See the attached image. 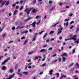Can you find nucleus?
Here are the masks:
<instances>
[{
    "instance_id": "1a4fd4ad",
    "label": "nucleus",
    "mask_w": 79,
    "mask_h": 79,
    "mask_svg": "<svg viewBox=\"0 0 79 79\" xmlns=\"http://www.w3.org/2000/svg\"><path fill=\"white\" fill-rule=\"evenodd\" d=\"M6 2V1H5L3 2L1 4L2 5L0 6V7H2L4 5H5V4Z\"/></svg>"
},
{
    "instance_id": "6e6552de",
    "label": "nucleus",
    "mask_w": 79,
    "mask_h": 79,
    "mask_svg": "<svg viewBox=\"0 0 79 79\" xmlns=\"http://www.w3.org/2000/svg\"><path fill=\"white\" fill-rule=\"evenodd\" d=\"M36 24V22H34L32 23L31 24V25H32V27H35V24Z\"/></svg>"
},
{
    "instance_id": "b1692460",
    "label": "nucleus",
    "mask_w": 79,
    "mask_h": 79,
    "mask_svg": "<svg viewBox=\"0 0 79 79\" xmlns=\"http://www.w3.org/2000/svg\"><path fill=\"white\" fill-rule=\"evenodd\" d=\"M74 70V69H71V73H73V71Z\"/></svg>"
},
{
    "instance_id": "4c0bfd02",
    "label": "nucleus",
    "mask_w": 79,
    "mask_h": 79,
    "mask_svg": "<svg viewBox=\"0 0 79 79\" xmlns=\"http://www.w3.org/2000/svg\"><path fill=\"white\" fill-rule=\"evenodd\" d=\"M75 73H79V71L78 70H76L74 71Z\"/></svg>"
},
{
    "instance_id": "864d4df0",
    "label": "nucleus",
    "mask_w": 79,
    "mask_h": 79,
    "mask_svg": "<svg viewBox=\"0 0 79 79\" xmlns=\"http://www.w3.org/2000/svg\"><path fill=\"white\" fill-rule=\"evenodd\" d=\"M59 5H60V6H61V5H63V4L61 2H60L59 3Z\"/></svg>"
},
{
    "instance_id": "bf43d9fd",
    "label": "nucleus",
    "mask_w": 79,
    "mask_h": 79,
    "mask_svg": "<svg viewBox=\"0 0 79 79\" xmlns=\"http://www.w3.org/2000/svg\"><path fill=\"white\" fill-rule=\"evenodd\" d=\"M38 18H39V16L37 15L35 19H37Z\"/></svg>"
},
{
    "instance_id": "473e14b6",
    "label": "nucleus",
    "mask_w": 79,
    "mask_h": 79,
    "mask_svg": "<svg viewBox=\"0 0 79 79\" xmlns=\"http://www.w3.org/2000/svg\"><path fill=\"white\" fill-rule=\"evenodd\" d=\"M62 76L64 78H65V77H67V76L66 75H63Z\"/></svg>"
},
{
    "instance_id": "a19ab883",
    "label": "nucleus",
    "mask_w": 79,
    "mask_h": 79,
    "mask_svg": "<svg viewBox=\"0 0 79 79\" xmlns=\"http://www.w3.org/2000/svg\"><path fill=\"white\" fill-rule=\"evenodd\" d=\"M5 34H3L2 35V37H5Z\"/></svg>"
},
{
    "instance_id": "ddd939ff",
    "label": "nucleus",
    "mask_w": 79,
    "mask_h": 79,
    "mask_svg": "<svg viewBox=\"0 0 79 79\" xmlns=\"http://www.w3.org/2000/svg\"><path fill=\"white\" fill-rule=\"evenodd\" d=\"M77 77V75H74L73 77L74 78V79H78V77Z\"/></svg>"
},
{
    "instance_id": "c03bdc74",
    "label": "nucleus",
    "mask_w": 79,
    "mask_h": 79,
    "mask_svg": "<svg viewBox=\"0 0 79 79\" xmlns=\"http://www.w3.org/2000/svg\"><path fill=\"white\" fill-rule=\"evenodd\" d=\"M44 32V31H42L41 32L39 33V34H42V33H43Z\"/></svg>"
},
{
    "instance_id": "09e8293b",
    "label": "nucleus",
    "mask_w": 79,
    "mask_h": 79,
    "mask_svg": "<svg viewBox=\"0 0 79 79\" xmlns=\"http://www.w3.org/2000/svg\"><path fill=\"white\" fill-rule=\"evenodd\" d=\"M37 59H38V57L36 56L35 58V60H37Z\"/></svg>"
},
{
    "instance_id": "dca6fc26",
    "label": "nucleus",
    "mask_w": 79,
    "mask_h": 79,
    "mask_svg": "<svg viewBox=\"0 0 79 79\" xmlns=\"http://www.w3.org/2000/svg\"><path fill=\"white\" fill-rule=\"evenodd\" d=\"M36 38H37V37L35 36L33 38V39L31 40V41L32 42L33 41H35V40L36 39Z\"/></svg>"
},
{
    "instance_id": "7ed1b4c3",
    "label": "nucleus",
    "mask_w": 79,
    "mask_h": 79,
    "mask_svg": "<svg viewBox=\"0 0 79 79\" xmlns=\"http://www.w3.org/2000/svg\"><path fill=\"white\" fill-rule=\"evenodd\" d=\"M31 10H32V9H30L29 10V8H27L25 10V11L27 12V15H29V13H30V11H31Z\"/></svg>"
},
{
    "instance_id": "603ef678",
    "label": "nucleus",
    "mask_w": 79,
    "mask_h": 79,
    "mask_svg": "<svg viewBox=\"0 0 79 79\" xmlns=\"http://www.w3.org/2000/svg\"><path fill=\"white\" fill-rule=\"evenodd\" d=\"M58 60L60 62L61 61V59L60 57L58 59Z\"/></svg>"
},
{
    "instance_id": "f8f14e48",
    "label": "nucleus",
    "mask_w": 79,
    "mask_h": 79,
    "mask_svg": "<svg viewBox=\"0 0 79 79\" xmlns=\"http://www.w3.org/2000/svg\"><path fill=\"white\" fill-rule=\"evenodd\" d=\"M58 23H57L55 24L54 25H52L51 27H56V25H57V24H58Z\"/></svg>"
},
{
    "instance_id": "4d7b16f0",
    "label": "nucleus",
    "mask_w": 79,
    "mask_h": 79,
    "mask_svg": "<svg viewBox=\"0 0 79 79\" xmlns=\"http://www.w3.org/2000/svg\"><path fill=\"white\" fill-rule=\"evenodd\" d=\"M25 39V37L23 36L21 38V40H23V39Z\"/></svg>"
},
{
    "instance_id": "5fc2aeb1",
    "label": "nucleus",
    "mask_w": 79,
    "mask_h": 79,
    "mask_svg": "<svg viewBox=\"0 0 79 79\" xmlns=\"http://www.w3.org/2000/svg\"><path fill=\"white\" fill-rule=\"evenodd\" d=\"M29 20H30V19H32V18L30 17H29L28 18Z\"/></svg>"
},
{
    "instance_id": "2eb2a0df",
    "label": "nucleus",
    "mask_w": 79,
    "mask_h": 79,
    "mask_svg": "<svg viewBox=\"0 0 79 79\" xmlns=\"http://www.w3.org/2000/svg\"><path fill=\"white\" fill-rule=\"evenodd\" d=\"M79 30V26H77L76 30V32H78Z\"/></svg>"
},
{
    "instance_id": "f03ea898",
    "label": "nucleus",
    "mask_w": 79,
    "mask_h": 79,
    "mask_svg": "<svg viewBox=\"0 0 79 79\" xmlns=\"http://www.w3.org/2000/svg\"><path fill=\"white\" fill-rule=\"evenodd\" d=\"M60 28H59L58 30V33H57V35H58L59 34H61V31L63 30V27H61V25H60Z\"/></svg>"
},
{
    "instance_id": "f257e3e1",
    "label": "nucleus",
    "mask_w": 79,
    "mask_h": 79,
    "mask_svg": "<svg viewBox=\"0 0 79 79\" xmlns=\"http://www.w3.org/2000/svg\"><path fill=\"white\" fill-rule=\"evenodd\" d=\"M77 37V35H75L73 36V37H70L68 39H65V41H67L68 40H74V41H76L77 39H76V37Z\"/></svg>"
},
{
    "instance_id": "49530a36",
    "label": "nucleus",
    "mask_w": 79,
    "mask_h": 79,
    "mask_svg": "<svg viewBox=\"0 0 79 79\" xmlns=\"http://www.w3.org/2000/svg\"><path fill=\"white\" fill-rule=\"evenodd\" d=\"M56 74L57 75V77H59V73H56Z\"/></svg>"
},
{
    "instance_id": "ea45409f",
    "label": "nucleus",
    "mask_w": 79,
    "mask_h": 79,
    "mask_svg": "<svg viewBox=\"0 0 79 79\" xmlns=\"http://www.w3.org/2000/svg\"><path fill=\"white\" fill-rule=\"evenodd\" d=\"M17 74H18V75L19 76H22V74H21V73H18Z\"/></svg>"
},
{
    "instance_id": "39448f33",
    "label": "nucleus",
    "mask_w": 79,
    "mask_h": 79,
    "mask_svg": "<svg viewBox=\"0 0 79 79\" xmlns=\"http://www.w3.org/2000/svg\"><path fill=\"white\" fill-rule=\"evenodd\" d=\"M10 60V58H8L7 59L5 60V61H4L2 63V65H3L5 63H6V62H7L8 60Z\"/></svg>"
},
{
    "instance_id": "6ab92c4d",
    "label": "nucleus",
    "mask_w": 79,
    "mask_h": 79,
    "mask_svg": "<svg viewBox=\"0 0 79 79\" xmlns=\"http://www.w3.org/2000/svg\"><path fill=\"white\" fill-rule=\"evenodd\" d=\"M10 4V2L9 1H8L6 2V3L5 4V5L7 6V5H8Z\"/></svg>"
},
{
    "instance_id": "774afa93",
    "label": "nucleus",
    "mask_w": 79,
    "mask_h": 79,
    "mask_svg": "<svg viewBox=\"0 0 79 79\" xmlns=\"http://www.w3.org/2000/svg\"><path fill=\"white\" fill-rule=\"evenodd\" d=\"M49 3H52V1H49Z\"/></svg>"
},
{
    "instance_id": "2f4dec72",
    "label": "nucleus",
    "mask_w": 79,
    "mask_h": 79,
    "mask_svg": "<svg viewBox=\"0 0 79 79\" xmlns=\"http://www.w3.org/2000/svg\"><path fill=\"white\" fill-rule=\"evenodd\" d=\"M62 57V60H63V61H65L66 60V58L64 57Z\"/></svg>"
},
{
    "instance_id": "6e6d98bb",
    "label": "nucleus",
    "mask_w": 79,
    "mask_h": 79,
    "mask_svg": "<svg viewBox=\"0 0 79 79\" xmlns=\"http://www.w3.org/2000/svg\"><path fill=\"white\" fill-rule=\"evenodd\" d=\"M54 10V8H53V7H52L51 9H50V10L52 11V10Z\"/></svg>"
},
{
    "instance_id": "bb28decb",
    "label": "nucleus",
    "mask_w": 79,
    "mask_h": 79,
    "mask_svg": "<svg viewBox=\"0 0 79 79\" xmlns=\"http://www.w3.org/2000/svg\"><path fill=\"white\" fill-rule=\"evenodd\" d=\"M47 35V33H46L43 36V38H45V37H46Z\"/></svg>"
},
{
    "instance_id": "a18cd8bd",
    "label": "nucleus",
    "mask_w": 79,
    "mask_h": 79,
    "mask_svg": "<svg viewBox=\"0 0 79 79\" xmlns=\"http://www.w3.org/2000/svg\"><path fill=\"white\" fill-rule=\"evenodd\" d=\"M52 48H48V50H52Z\"/></svg>"
},
{
    "instance_id": "79ce46f5",
    "label": "nucleus",
    "mask_w": 79,
    "mask_h": 79,
    "mask_svg": "<svg viewBox=\"0 0 79 79\" xmlns=\"http://www.w3.org/2000/svg\"><path fill=\"white\" fill-rule=\"evenodd\" d=\"M48 45H43V47H44V48H45V47H47Z\"/></svg>"
},
{
    "instance_id": "4be33fe9",
    "label": "nucleus",
    "mask_w": 79,
    "mask_h": 79,
    "mask_svg": "<svg viewBox=\"0 0 79 79\" xmlns=\"http://www.w3.org/2000/svg\"><path fill=\"white\" fill-rule=\"evenodd\" d=\"M14 71L12 69H11L10 70V73H12Z\"/></svg>"
},
{
    "instance_id": "423d86ee",
    "label": "nucleus",
    "mask_w": 79,
    "mask_h": 79,
    "mask_svg": "<svg viewBox=\"0 0 79 79\" xmlns=\"http://www.w3.org/2000/svg\"><path fill=\"white\" fill-rule=\"evenodd\" d=\"M40 52H47V50L45 49H42L40 50Z\"/></svg>"
},
{
    "instance_id": "a211bd4d",
    "label": "nucleus",
    "mask_w": 79,
    "mask_h": 79,
    "mask_svg": "<svg viewBox=\"0 0 79 79\" xmlns=\"http://www.w3.org/2000/svg\"><path fill=\"white\" fill-rule=\"evenodd\" d=\"M65 25L66 27H67L68 26V22H67L66 24L65 23H64V25L65 26Z\"/></svg>"
},
{
    "instance_id": "4468645a",
    "label": "nucleus",
    "mask_w": 79,
    "mask_h": 79,
    "mask_svg": "<svg viewBox=\"0 0 79 79\" xmlns=\"http://www.w3.org/2000/svg\"><path fill=\"white\" fill-rule=\"evenodd\" d=\"M75 43H76V44H79V39H77L76 41H75Z\"/></svg>"
},
{
    "instance_id": "9b49d317",
    "label": "nucleus",
    "mask_w": 79,
    "mask_h": 79,
    "mask_svg": "<svg viewBox=\"0 0 79 79\" xmlns=\"http://www.w3.org/2000/svg\"><path fill=\"white\" fill-rule=\"evenodd\" d=\"M53 70H50L49 73V74H50V75H52L53 74L52 73H53Z\"/></svg>"
},
{
    "instance_id": "a878e982",
    "label": "nucleus",
    "mask_w": 79,
    "mask_h": 79,
    "mask_svg": "<svg viewBox=\"0 0 79 79\" xmlns=\"http://www.w3.org/2000/svg\"><path fill=\"white\" fill-rule=\"evenodd\" d=\"M75 52H76V49H75V48L73 49L72 51V53H75Z\"/></svg>"
},
{
    "instance_id": "5701e85b",
    "label": "nucleus",
    "mask_w": 79,
    "mask_h": 79,
    "mask_svg": "<svg viewBox=\"0 0 79 79\" xmlns=\"http://www.w3.org/2000/svg\"><path fill=\"white\" fill-rule=\"evenodd\" d=\"M24 28V26H23L22 27H18L16 28V29H23V28Z\"/></svg>"
},
{
    "instance_id": "0e129e2a",
    "label": "nucleus",
    "mask_w": 79,
    "mask_h": 79,
    "mask_svg": "<svg viewBox=\"0 0 79 79\" xmlns=\"http://www.w3.org/2000/svg\"><path fill=\"white\" fill-rule=\"evenodd\" d=\"M60 50H63V47H61Z\"/></svg>"
},
{
    "instance_id": "f3484780",
    "label": "nucleus",
    "mask_w": 79,
    "mask_h": 79,
    "mask_svg": "<svg viewBox=\"0 0 79 79\" xmlns=\"http://www.w3.org/2000/svg\"><path fill=\"white\" fill-rule=\"evenodd\" d=\"M6 69V67L5 66H3L2 68V70H5Z\"/></svg>"
},
{
    "instance_id": "052dcab7",
    "label": "nucleus",
    "mask_w": 79,
    "mask_h": 79,
    "mask_svg": "<svg viewBox=\"0 0 79 79\" xmlns=\"http://www.w3.org/2000/svg\"><path fill=\"white\" fill-rule=\"evenodd\" d=\"M12 30H15V27H14L12 28Z\"/></svg>"
},
{
    "instance_id": "69168bd1",
    "label": "nucleus",
    "mask_w": 79,
    "mask_h": 79,
    "mask_svg": "<svg viewBox=\"0 0 79 79\" xmlns=\"http://www.w3.org/2000/svg\"><path fill=\"white\" fill-rule=\"evenodd\" d=\"M49 42V39H48L46 41V42Z\"/></svg>"
},
{
    "instance_id": "680f3d73",
    "label": "nucleus",
    "mask_w": 79,
    "mask_h": 79,
    "mask_svg": "<svg viewBox=\"0 0 79 79\" xmlns=\"http://www.w3.org/2000/svg\"><path fill=\"white\" fill-rule=\"evenodd\" d=\"M69 16L70 17H71L72 16H73V14H70V15H69Z\"/></svg>"
},
{
    "instance_id": "de8ad7c7",
    "label": "nucleus",
    "mask_w": 79,
    "mask_h": 79,
    "mask_svg": "<svg viewBox=\"0 0 79 79\" xmlns=\"http://www.w3.org/2000/svg\"><path fill=\"white\" fill-rule=\"evenodd\" d=\"M73 27H74V26H72L70 27V29H73Z\"/></svg>"
},
{
    "instance_id": "cd10ccee",
    "label": "nucleus",
    "mask_w": 79,
    "mask_h": 79,
    "mask_svg": "<svg viewBox=\"0 0 79 79\" xmlns=\"http://www.w3.org/2000/svg\"><path fill=\"white\" fill-rule=\"evenodd\" d=\"M23 8H24V6H22L19 9L20 10H23Z\"/></svg>"
},
{
    "instance_id": "c756f323",
    "label": "nucleus",
    "mask_w": 79,
    "mask_h": 79,
    "mask_svg": "<svg viewBox=\"0 0 79 79\" xmlns=\"http://www.w3.org/2000/svg\"><path fill=\"white\" fill-rule=\"evenodd\" d=\"M73 63H71V64L70 65L69 67L68 68H69V67H71V66H73Z\"/></svg>"
},
{
    "instance_id": "412c9836",
    "label": "nucleus",
    "mask_w": 79,
    "mask_h": 79,
    "mask_svg": "<svg viewBox=\"0 0 79 79\" xmlns=\"http://www.w3.org/2000/svg\"><path fill=\"white\" fill-rule=\"evenodd\" d=\"M34 53V52H28L27 53V55H31V54H32Z\"/></svg>"
},
{
    "instance_id": "c85d7f7f",
    "label": "nucleus",
    "mask_w": 79,
    "mask_h": 79,
    "mask_svg": "<svg viewBox=\"0 0 79 79\" xmlns=\"http://www.w3.org/2000/svg\"><path fill=\"white\" fill-rule=\"evenodd\" d=\"M56 56V53L53 54L52 56V57H54V56Z\"/></svg>"
},
{
    "instance_id": "58836bf2",
    "label": "nucleus",
    "mask_w": 79,
    "mask_h": 79,
    "mask_svg": "<svg viewBox=\"0 0 79 79\" xmlns=\"http://www.w3.org/2000/svg\"><path fill=\"white\" fill-rule=\"evenodd\" d=\"M33 3L34 4L35 3H36V0H33Z\"/></svg>"
},
{
    "instance_id": "c9c22d12",
    "label": "nucleus",
    "mask_w": 79,
    "mask_h": 79,
    "mask_svg": "<svg viewBox=\"0 0 79 79\" xmlns=\"http://www.w3.org/2000/svg\"><path fill=\"white\" fill-rule=\"evenodd\" d=\"M54 33V31H50V34H53Z\"/></svg>"
},
{
    "instance_id": "aec40b11",
    "label": "nucleus",
    "mask_w": 79,
    "mask_h": 79,
    "mask_svg": "<svg viewBox=\"0 0 79 79\" xmlns=\"http://www.w3.org/2000/svg\"><path fill=\"white\" fill-rule=\"evenodd\" d=\"M15 73H13L12 75H11L10 77L11 79L12 77H13L14 76H15Z\"/></svg>"
},
{
    "instance_id": "f704fd0d",
    "label": "nucleus",
    "mask_w": 79,
    "mask_h": 79,
    "mask_svg": "<svg viewBox=\"0 0 79 79\" xmlns=\"http://www.w3.org/2000/svg\"><path fill=\"white\" fill-rule=\"evenodd\" d=\"M46 65V64H44L41 65L42 66H43V67H44L45 66V65Z\"/></svg>"
},
{
    "instance_id": "0eeeda50",
    "label": "nucleus",
    "mask_w": 79,
    "mask_h": 79,
    "mask_svg": "<svg viewBox=\"0 0 79 79\" xmlns=\"http://www.w3.org/2000/svg\"><path fill=\"white\" fill-rule=\"evenodd\" d=\"M64 56H65L66 57H67V54H66V53H63V54L61 55V56H62V57H63Z\"/></svg>"
},
{
    "instance_id": "338daca9",
    "label": "nucleus",
    "mask_w": 79,
    "mask_h": 79,
    "mask_svg": "<svg viewBox=\"0 0 79 79\" xmlns=\"http://www.w3.org/2000/svg\"><path fill=\"white\" fill-rule=\"evenodd\" d=\"M5 10L3 9L2 10H1V12H3V11H4Z\"/></svg>"
},
{
    "instance_id": "9d476101",
    "label": "nucleus",
    "mask_w": 79,
    "mask_h": 79,
    "mask_svg": "<svg viewBox=\"0 0 79 79\" xmlns=\"http://www.w3.org/2000/svg\"><path fill=\"white\" fill-rule=\"evenodd\" d=\"M28 42V40L26 39V40L24 41V43H23V45H26L27 43Z\"/></svg>"
},
{
    "instance_id": "13d9d810",
    "label": "nucleus",
    "mask_w": 79,
    "mask_h": 79,
    "mask_svg": "<svg viewBox=\"0 0 79 79\" xmlns=\"http://www.w3.org/2000/svg\"><path fill=\"white\" fill-rule=\"evenodd\" d=\"M29 19H26L25 20V21H29Z\"/></svg>"
},
{
    "instance_id": "e2e57ef3",
    "label": "nucleus",
    "mask_w": 79,
    "mask_h": 79,
    "mask_svg": "<svg viewBox=\"0 0 79 79\" xmlns=\"http://www.w3.org/2000/svg\"><path fill=\"white\" fill-rule=\"evenodd\" d=\"M60 79H63V76L62 75L60 77Z\"/></svg>"
},
{
    "instance_id": "393cba45",
    "label": "nucleus",
    "mask_w": 79,
    "mask_h": 79,
    "mask_svg": "<svg viewBox=\"0 0 79 79\" xmlns=\"http://www.w3.org/2000/svg\"><path fill=\"white\" fill-rule=\"evenodd\" d=\"M17 11H18V10H15L14 11V15H15L16 14V13H17Z\"/></svg>"
},
{
    "instance_id": "e433bc0d",
    "label": "nucleus",
    "mask_w": 79,
    "mask_h": 79,
    "mask_svg": "<svg viewBox=\"0 0 79 79\" xmlns=\"http://www.w3.org/2000/svg\"><path fill=\"white\" fill-rule=\"evenodd\" d=\"M20 71H21V70L20 69H18L17 71V74L19 73Z\"/></svg>"
},
{
    "instance_id": "37998d69",
    "label": "nucleus",
    "mask_w": 79,
    "mask_h": 79,
    "mask_svg": "<svg viewBox=\"0 0 79 79\" xmlns=\"http://www.w3.org/2000/svg\"><path fill=\"white\" fill-rule=\"evenodd\" d=\"M23 74H25L26 75L28 74V73L26 72H23Z\"/></svg>"
},
{
    "instance_id": "7c9ffc66",
    "label": "nucleus",
    "mask_w": 79,
    "mask_h": 79,
    "mask_svg": "<svg viewBox=\"0 0 79 79\" xmlns=\"http://www.w3.org/2000/svg\"><path fill=\"white\" fill-rule=\"evenodd\" d=\"M76 64L77 66V67L78 68H79V64H78V63H76Z\"/></svg>"
},
{
    "instance_id": "72a5a7b5",
    "label": "nucleus",
    "mask_w": 79,
    "mask_h": 79,
    "mask_svg": "<svg viewBox=\"0 0 79 79\" xmlns=\"http://www.w3.org/2000/svg\"><path fill=\"white\" fill-rule=\"evenodd\" d=\"M69 19H65L64 20V21L66 22V21H69Z\"/></svg>"
},
{
    "instance_id": "3c124183",
    "label": "nucleus",
    "mask_w": 79,
    "mask_h": 79,
    "mask_svg": "<svg viewBox=\"0 0 79 79\" xmlns=\"http://www.w3.org/2000/svg\"><path fill=\"white\" fill-rule=\"evenodd\" d=\"M15 8L16 9H18V8H19V6H16Z\"/></svg>"
},
{
    "instance_id": "20e7f679",
    "label": "nucleus",
    "mask_w": 79,
    "mask_h": 79,
    "mask_svg": "<svg viewBox=\"0 0 79 79\" xmlns=\"http://www.w3.org/2000/svg\"><path fill=\"white\" fill-rule=\"evenodd\" d=\"M31 9V10H32V12L34 13H35L36 12L38 11V10H37V9H35L34 7H32Z\"/></svg>"
},
{
    "instance_id": "8fccbe9b",
    "label": "nucleus",
    "mask_w": 79,
    "mask_h": 79,
    "mask_svg": "<svg viewBox=\"0 0 79 79\" xmlns=\"http://www.w3.org/2000/svg\"><path fill=\"white\" fill-rule=\"evenodd\" d=\"M16 5L15 4H13L12 5V6L13 7H15V6Z\"/></svg>"
}]
</instances>
